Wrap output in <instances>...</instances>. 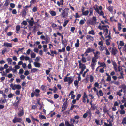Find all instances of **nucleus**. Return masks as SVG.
<instances>
[{
	"instance_id": "79ce46f5",
	"label": "nucleus",
	"mask_w": 126,
	"mask_h": 126,
	"mask_svg": "<svg viewBox=\"0 0 126 126\" xmlns=\"http://www.w3.org/2000/svg\"><path fill=\"white\" fill-rule=\"evenodd\" d=\"M81 96V94H78L76 96V100H78L79 99Z\"/></svg>"
},
{
	"instance_id": "1a4fd4ad",
	"label": "nucleus",
	"mask_w": 126,
	"mask_h": 126,
	"mask_svg": "<svg viewBox=\"0 0 126 126\" xmlns=\"http://www.w3.org/2000/svg\"><path fill=\"white\" fill-rule=\"evenodd\" d=\"M111 52L112 55L115 56L118 52L117 49L115 48H112Z\"/></svg>"
},
{
	"instance_id": "f3484780",
	"label": "nucleus",
	"mask_w": 126,
	"mask_h": 126,
	"mask_svg": "<svg viewBox=\"0 0 126 126\" xmlns=\"http://www.w3.org/2000/svg\"><path fill=\"white\" fill-rule=\"evenodd\" d=\"M26 10H23L22 11V16L23 17L25 18L26 15Z\"/></svg>"
},
{
	"instance_id": "f8f14e48",
	"label": "nucleus",
	"mask_w": 126,
	"mask_h": 126,
	"mask_svg": "<svg viewBox=\"0 0 126 126\" xmlns=\"http://www.w3.org/2000/svg\"><path fill=\"white\" fill-rule=\"evenodd\" d=\"M86 38L87 40H88L89 42L92 41L94 39L93 37H92L89 35H86Z\"/></svg>"
},
{
	"instance_id": "ea45409f",
	"label": "nucleus",
	"mask_w": 126,
	"mask_h": 126,
	"mask_svg": "<svg viewBox=\"0 0 126 126\" xmlns=\"http://www.w3.org/2000/svg\"><path fill=\"white\" fill-rule=\"evenodd\" d=\"M31 118L32 119V121L33 122H35V121H37L38 122H39V121L38 120L34 118L32 116Z\"/></svg>"
},
{
	"instance_id": "69168bd1",
	"label": "nucleus",
	"mask_w": 126,
	"mask_h": 126,
	"mask_svg": "<svg viewBox=\"0 0 126 126\" xmlns=\"http://www.w3.org/2000/svg\"><path fill=\"white\" fill-rule=\"evenodd\" d=\"M120 113L121 115L124 114L125 113V111L124 110H121L120 111Z\"/></svg>"
},
{
	"instance_id": "c756f323",
	"label": "nucleus",
	"mask_w": 126,
	"mask_h": 126,
	"mask_svg": "<svg viewBox=\"0 0 126 126\" xmlns=\"http://www.w3.org/2000/svg\"><path fill=\"white\" fill-rule=\"evenodd\" d=\"M41 88L43 91H45L47 89V86L43 85L41 86Z\"/></svg>"
},
{
	"instance_id": "7c9ffc66",
	"label": "nucleus",
	"mask_w": 126,
	"mask_h": 126,
	"mask_svg": "<svg viewBox=\"0 0 126 126\" xmlns=\"http://www.w3.org/2000/svg\"><path fill=\"white\" fill-rule=\"evenodd\" d=\"M45 17L44 18L45 19L47 17H48V18H50L49 15L48 13L46 11L45 12Z\"/></svg>"
},
{
	"instance_id": "8fccbe9b",
	"label": "nucleus",
	"mask_w": 126,
	"mask_h": 126,
	"mask_svg": "<svg viewBox=\"0 0 126 126\" xmlns=\"http://www.w3.org/2000/svg\"><path fill=\"white\" fill-rule=\"evenodd\" d=\"M15 88L16 89L18 90H19L21 88V87L20 85L18 84L16 85Z\"/></svg>"
},
{
	"instance_id": "5701e85b",
	"label": "nucleus",
	"mask_w": 126,
	"mask_h": 126,
	"mask_svg": "<svg viewBox=\"0 0 126 126\" xmlns=\"http://www.w3.org/2000/svg\"><path fill=\"white\" fill-rule=\"evenodd\" d=\"M113 6L110 5L109 6L107 9L110 12H113Z\"/></svg>"
},
{
	"instance_id": "cd10ccee",
	"label": "nucleus",
	"mask_w": 126,
	"mask_h": 126,
	"mask_svg": "<svg viewBox=\"0 0 126 126\" xmlns=\"http://www.w3.org/2000/svg\"><path fill=\"white\" fill-rule=\"evenodd\" d=\"M10 1L9 0H6L5 1V3L4 4V5L6 6H8L9 5Z\"/></svg>"
},
{
	"instance_id": "c03bdc74",
	"label": "nucleus",
	"mask_w": 126,
	"mask_h": 126,
	"mask_svg": "<svg viewBox=\"0 0 126 126\" xmlns=\"http://www.w3.org/2000/svg\"><path fill=\"white\" fill-rule=\"evenodd\" d=\"M36 0H32L30 2V5L31 6L36 2Z\"/></svg>"
},
{
	"instance_id": "412c9836",
	"label": "nucleus",
	"mask_w": 126,
	"mask_h": 126,
	"mask_svg": "<svg viewBox=\"0 0 126 126\" xmlns=\"http://www.w3.org/2000/svg\"><path fill=\"white\" fill-rule=\"evenodd\" d=\"M4 46L9 47H12V44L11 43H4Z\"/></svg>"
},
{
	"instance_id": "4d7b16f0",
	"label": "nucleus",
	"mask_w": 126,
	"mask_h": 126,
	"mask_svg": "<svg viewBox=\"0 0 126 126\" xmlns=\"http://www.w3.org/2000/svg\"><path fill=\"white\" fill-rule=\"evenodd\" d=\"M31 6L30 5L29 6H26L25 7H23V8L24 9L23 10H26V11H27V8L30 7H31Z\"/></svg>"
},
{
	"instance_id": "052dcab7",
	"label": "nucleus",
	"mask_w": 126,
	"mask_h": 126,
	"mask_svg": "<svg viewBox=\"0 0 126 126\" xmlns=\"http://www.w3.org/2000/svg\"><path fill=\"white\" fill-rule=\"evenodd\" d=\"M100 120H97L96 119L95 120V122L97 125H100L101 124L99 123Z\"/></svg>"
},
{
	"instance_id": "4468645a",
	"label": "nucleus",
	"mask_w": 126,
	"mask_h": 126,
	"mask_svg": "<svg viewBox=\"0 0 126 126\" xmlns=\"http://www.w3.org/2000/svg\"><path fill=\"white\" fill-rule=\"evenodd\" d=\"M50 51L51 53V56L52 57H54L55 54V55H57V51L55 50L53 51L50 50Z\"/></svg>"
},
{
	"instance_id": "de8ad7c7",
	"label": "nucleus",
	"mask_w": 126,
	"mask_h": 126,
	"mask_svg": "<svg viewBox=\"0 0 126 126\" xmlns=\"http://www.w3.org/2000/svg\"><path fill=\"white\" fill-rule=\"evenodd\" d=\"M31 56L32 58H35L36 57V54L34 52L31 53Z\"/></svg>"
},
{
	"instance_id": "6e6d98bb",
	"label": "nucleus",
	"mask_w": 126,
	"mask_h": 126,
	"mask_svg": "<svg viewBox=\"0 0 126 126\" xmlns=\"http://www.w3.org/2000/svg\"><path fill=\"white\" fill-rule=\"evenodd\" d=\"M89 71V70L88 69H87L84 72L83 74H82V76L84 77L85 76L86 73Z\"/></svg>"
},
{
	"instance_id": "9d476101",
	"label": "nucleus",
	"mask_w": 126,
	"mask_h": 126,
	"mask_svg": "<svg viewBox=\"0 0 126 126\" xmlns=\"http://www.w3.org/2000/svg\"><path fill=\"white\" fill-rule=\"evenodd\" d=\"M78 63H79V67L80 69L86 68V66L84 64H82L80 60H78Z\"/></svg>"
},
{
	"instance_id": "b1692460",
	"label": "nucleus",
	"mask_w": 126,
	"mask_h": 126,
	"mask_svg": "<svg viewBox=\"0 0 126 126\" xmlns=\"http://www.w3.org/2000/svg\"><path fill=\"white\" fill-rule=\"evenodd\" d=\"M98 48L101 51H103L104 50H105V49L106 47H104L103 46H100L98 47Z\"/></svg>"
},
{
	"instance_id": "bb28decb",
	"label": "nucleus",
	"mask_w": 126,
	"mask_h": 126,
	"mask_svg": "<svg viewBox=\"0 0 126 126\" xmlns=\"http://www.w3.org/2000/svg\"><path fill=\"white\" fill-rule=\"evenodd\" d=\"M108 29H106L103 32V33L104 34V35L105 37L108 36Z\"/></svg>"
},
{
	"instance_id": "c9c22d12",
	"label": "nucleus",
	"mask_w": 126,
	"mask_h": 126,
	"mask_svg": "<svg viewBox=\"0 0 126 126\" xmlns=\"http://www.w3.org/2000/svg\"><path fill=\"white\" fill-rule=\"evenodd\" d=\"M89 13V11L87 10L82 13V14L84 16H87L88 15Z\"/></svg>"
},
{
	"instance_id": "a211bd4d",
	"label": "nucleus",
	"mask_w": 126,
	"mask_h": 126,
	"mask_svg": "<svg viewBox=\"0 0 126 126\" xmlns=\"http://www.w3.org/2000/svg\"><path fill=\"white\" fill-rule=\"evenodd\" d=\"M65 124L66 126H74L73 124H70L68 121H65Z\"/></svg>"
},
{
	"instance_id": "c85d7f7f",
	"label": "nucleus",
	"mask_w": 126,
	"mask_h": 126,
	"mask_svg": "<svg viewBox=\"0 0 126 126\" xmlns=\"http://www.w3.org/2000/svg\"><path fill=\"white\" fill-rule=\"evenodd\" d=\"M89 11L90 13L89 15V16H90L93 14V9L91 7L89 8Z\"/></svg>"
},
{
	"instance_id": "aec40b11",
	"label": "nucleus",
	"mask_w": 126,
	"mask_h": 126,
	"mask_svg": "<svg viewBox=\"0 0 126 126\" xmlns=\"http://www.w3.org/2000/svg\"><path fill=\"white\" fill-rule=\"evenodd\" d=\"M44 40L46 41L45 44H47L49 42L50 40V38L49 37L47 36L45 38Z\"/></svg>"
},
{
	"instance_id": "0e129e2a",
	"label": "nucleus",
	"mask_w": 126,
	"mask_h": 126,
	"mask_svg": "<svg viewBox=\"0 0 126 126\" xmlns=\"http://www.w3.org/2000/svg\"><path fill=\"white\" fill-rule=\"evenodd\" d=\"M96 107L94 105H92L91 106V108L92 110H95L96 108Z\"/></svg>"
},
{
	"instance_id": "7ed1b4c3",
	"label": "nucleus",
	"mask_w": 126,
	"mask_h": 126,
	"mask_svg": "<svg viewBox=\"0 0 126 126\" xmlns=\"http://www.w3.org/2000/svg\"><path fill=\"white\" fill-rule=\"evenodd\" d=\"M97 61L96 58L95 57H93L92 59L91 63V66L93 70H94L95 65L96 64V62Z\"/></svg>"
},
{
	"instance_id": "09e8293b",
	"label": "nucleus",
	"mask_w": 126,
	"mask_h": 126,
	"mask_svg": "<svg viewBox=\"0 0 126 126\" xmlns=\"http://www.w3.org/2000/svg\"><path fill=\"white\" fill-rule=\"evenodd\" d=\"M85 23L84 20L83 19H82L80 21L79 24L81 25L84 24Z\"/></svg>"
},
{
	"instance_id": "f03ea898",
	"label": "nucleus",
	"mask_w": 126,
	"mask_h": 126,
	"mask_svg": "<svg viewBox=\"0 0 126 126\" xmlns=\"http://www.w3.org/2000/svg\"><path fill=\"white\" fill-rule=\"evenodd\" d=\"M69 10V9L68 8H67L62 10L60 15L62 16V17L63 18H65L68 15V12H66V10Z\"/></svg>"
},
{
	"instance_id": "a878e982",
	"label": "nucleus",
	"mask_w": 126,
	"mask_h": 126,
	"mask_svg": "<svg viewBox=\"0 0 126 126\" xmlns=\"http://www.w3.org/2000/svg\"><path fill=\"white\" fill-rule=\"evenodd\" d=\"M69 22V20H68L65 21L63 23V26L64 27H65L66 25Z\"/></svg>"
},
{
	"instance_id": "5fc2aeb1",
	"label": "nucleus",
	"mask_w": 126,
	"mask_h": 126,
	"mask_svg": "<svg viewBox=\"0 0 126 126\" xmlns=\"http://www.w3.org/2000/svg\"><path fill=\"white\" fill-rule=\"evenodd\" d=\"M97 20V19L96 18V17L93 16L92 17V21H93V23H94L95 24V22Z\"/></svg>"
},
{
	"instance_id": "3c124183",
	"label": "nucleus",
	"mask_w": 126,
	"mask_h": 126,
	"mask_svg": "<svg viewBox=\"0 0 126 126\" xmlns=\"http://www.w3.org/2000/svg\"><path fill=\"white\" fill-rule=\"evenodd\" d=\"M111 77L110 76L109 77H107L106 80L107 81L110 82L111 81Z\"/></svg>"
},
{
	"instance_id": "864d4df0",
	"label": "nucleus",
	"mask_w": 126,
	"mask_h": 126,
	"mask_svg": "<svg viewBox=\"0 0 126 126\" xmlns=\"http://www.w3.org/2000/svg\"><path fill=\"white\" fill-rule=\"evenodd\" d=\"M122 123L123 124H126V117L123 118L122 121Z\"/></svg>"
},
{
	"instance_id": "6ab92c4d",
	"label": "nucleus",
	"mask_w": 126,
	"mask_h": 126,
	"mask_svg": "<svg viewBox=\"0 0 126 126\" xmlns=\"http://www.w3.org/2000/svg\"><path fill=\"white\" fill-rule=\"evenodd\" d=\"M103 112L104 113H107L108 114H109V111L107 109V108L106 106H104L103 109Z\"/></svg>"
},
{
	"instance_id": "39448f33",
	"label": "nucleus",
	"mask_w": 126,
	"mask_h": 126,
	"mask_svg": "<svg viewBox=\"0 0 126 126\" xmlns=\"http://www.w3.org/2000/svg\"><path fill=\"white\" fill-rule=\"evenodd\" d=\"M88 115V116L90 118H91L92 116V113L90 109L87 110L86 112L83 115V117L84 118H86Z\"/></svg>"
},
{
	"instance_id": "473e14b6",
	"label": "nucleus",
	"mask_w": 126,
	"mask_h": 126,
	"mask_svg": "<svg viewBox=\"0 0 126 126\" xmlns=\"http://www.w3.org/2000/svg\"><path fill=\"white\" fill-rule=\"evenodd\" d=\"M50 14L52 16H56V13L55 11L52 10L50 11Z\"/></svg>"
},
{
	"instance_id": "9b49d317",
	"label": "nucleus",
	"mask_w": 126,
	"mask_h": 126,
	"mask_svg": "<svg viewBox=\"0 0 126 126\" xmlns=\"http://www.w3.org/2000/svg\"><path fill=\"white\" fill-rule=\"evenodd\" d=\"M22 121V118H17L15 117L13 120L12 121L14 123H15L16 122H21Z\"/></svg>"
},
{
	"instance_id": "f704fd0d",
	"label": "nucleus",
	"mask_w": 126,
	"mask_h": 126,
	"mask_svg": "<svg viewBox=\"0 0 126 126\" xmlns=\"http://www.w3.org/2000/svg\"><path fill=\"white\" fill-rule=\"evenodd\" d=\"M88 33L89 34H92L94 35L95 34V33L94 31L93 30L89 31Z\"/></svg>"
},
{
	"instance_id": "13d9d810",
	"label": "nucleus",
	"mask_w": 126,
	"mask_h": 126,
	"mask_svg": "<svg viewBox=\"0 0 126 126\" xmlns=\"http://www.w3.org/2000/svg\"><path fill=\"white\" fill-rule=\"evenodd\" d=\"M37 10V7L35 6L32 9V11L33 12H35Z\"/></svg>"
},
{
	"instance_id": "393cba45",
	"label": "nucleus",
	"mask_w": 126,
	"mask_h": 126,
	"mask_svg": "<svg viewBox=\"0 0 126 126\" xmlns=\"http://www.w3.org/2000/svg\"><path fill=\"white\" fill-rule=\"evenodd\" d=\"M39 118H40L41 119H46V117L45 116L42 115L41 114L39 115Z\"/></svg>"
},
{
	"instance_id": "58836bf2",
	"label": "nucleus",
	"mask_w": 126,
	"mask_h": 126,
	"mask_svg": "<svg viewBox=\"0 0 126 126\" xmlns=\"http://www.w3.org/2000/svg\"><path fill=\"white\" fill-rule=\"evenodd\" d=\"M16 85L15 84L14 85L13 84H11L10 85V87L12 88V90H14L16 89V88H14L15 87H16Z\"/></svg>"
},
{
	"instance_id": "a18cd8bd",
	"label": "nucleus",
	"mask_w": 126,
	"mask_h": 126,
	"mask_svg": "<svg viewBox=\"0 0 126 126\" xmlns=\"http://www.w3.org/2000/svg\"><path fill=\"white\" fill-rule=\"evenodd\" d=\"M62 43L63 44H67V41L66 39H64L62 41Z\"/></svg>"
},
{
	"instance_id": "bf43d9fd",
	"label": "nucleus",
	"mask_w": 126,
	"mask_h": 126,
	"mask_svg": "<svg viewBox=\"0 0 126 126\" xmlns=\"http://www.w3.org/2000/svg\"><path fill=\"white\" fill-rule=\"evenodd\" d=\"M124 43L122 41H120L119 45L121 46H124Z\"/></svg>"
},
{
	"instance_id": "6e6552de",
	"label": "nucleus",
	"mask_w": 126,
	"mask_h": 126,
	"mask_svg": "<svg viewBox=\"0 0 126 126\" xmlns=\"http://www.w3.org/2000/svg\"><path fill=\"white\" fill-rule=\"evenodd\" d=\"M68 107L67 103L66 102H64L63 103L62 107L61 112L64 111Z\"/></svg>"
},
{
	"instance_id": "338daca9",
	"label": "nucleus",
	"mask_w": 126,
	"mask_h": 126,
	"mask_svg": "<svg viewBox=\"0 0 126 126\" xmlns=\"http://www.w3.org/2000/svg\"><path fill=\"white\" fill-rule=\"evenodd\" d=\"M13 105L17 109L18 108V105L16 103H15L13 104Z\"/></svg>"
},
{
	"instance_id": "4be33fe9",
	"label": "nucleus",
	"mask_w": 126,
	"mask_h": 126,
	"mask_svg": "<svg viewBox=\"0 0 126 126\" xmlns=\"http://www.w3.org/2000/svg\"><path fill=\"white\" fill-rule=\"evenodd\" d=\"M79 39H77L76 41V43L75 44V47L78 48L79 46Z\"/></svg>"
},
{
	"instance_id": "20e7f679",
	"label": "nucleus",
	"mask_w": 126,
	"mask_h": 126,
	"mask_svg": "<svg viewBox=\"0 0 126 126\" xmlns=\"http://www.w3.org/2000/svg\"><path fill=\"white\" fill-rule=\"evenodd\" d=\"M109 38L107 39L105 41V42L106 45L108 46L110 45V39L112 38L111 36V33L110 31H109V34L108 36H106L105 38Z\"/></svg>"
},
{
	"instance_id": "4c0bfd02",
	"label": "nucleus",
	"mask_w": 126,
	"mask_h": 126,
	"mask_svg": "<svg viewBox=\"0 0 126 126\" xmlns=\"http://www.w3.org/2000/svg\"><path fill=\"white\" fill-rule=\"evenodd\" d=\"M87 23L88 24H90L92 25L94 24L93 23V21H91L90 20H88L87 21Z\"/></svg>"
},
{
	"instance_id": "774afa93",
	"label": "nucleus",
	"mask_w": 126,
	"mask_h": 126,
	"mask_svg": "<svg viewBox=\"0 0 126 126\" xmlns=\"http://www.w3.org/2000/svg\"><path fill=\"white\" fill-rule=\"evenodd\" d=\"M81 61L83 63H86V60L85 57H82L81 59Z\"/></svg>"
},
{
	"instance_id": "2f4dec72",
	"label": "nucleus",
	"mask_w": 126,
	"mask_h": 126,
	"mask_svg": "<svg viewBox=\"0 0 126 126\" xmlns=\"http://www.w3.org/2000/svg\"><path fill=\"white\" fill-rule=\"evenodd\" d=\"M6 60L7 61L8 64H11V62L12 61V60L11 58H8Z\"/></svg>"
},
{
	"instance_id": "2eb2a0df",
	"label": "nucleus",
	"mask_w": 126,
	"mask_h": 126,
	"mask_svg": "<svg viewBox=\"0 0 126 126\" xmlns=\"http://www.w3.org/2000/svg\"><path fill=\"white\" fill-rule=\"evenodd\" d=\"M101 24L100 23V24L98 26V28L100 29V30H103V31H104L105 30V29H108L107 28H106V27H102V25L101 26Z\"/></svg>"
},
{
	"instance_id": "72a5a7b5",
	"label": "nucleus",
	"mask_w": 126,
	"mask_h": 126,
	"mask_svg": "<svg viewBox=\"0 0 126 126\" xmlns=\"http://www.w3.org/2000/svg\"><path fill=\"white\" fill-rule=\"evenodd\" d=\"M89 78L90 79V82H92L94 81V77L92 75H90L89 76Z\"/></svg>"
},
{
	"instance_id": "37998d69",
	"label": "nucleus",
	"mask_w": 126,
	"mask_h": 126,
	"mask_svg": "<svg viewBox=\"0 0 126 126\" xmlns=\"http://www.w3.org/2000/svg\"><path fill=\"white\" fill-rule=\"evenodd\" d=\"M58 52H64L65 51V49L64 48H62L61 49H59L58 50Z\"/></svg>"
},
{
	"instance_id": "f257e3e1",
	"label": "nucleus",
	"mask_w": 126,
	"mask_h": 126,
	"mask_svg": "<svg viewBox=\"0 0 126 126\" xmlns=\"http://www.w3.org/2000/svg\"><path fill=\"white\" fill-rule=\"evenodd\" d=\"M74 79L73 77H65L64 79V82H68V85H70L72 83Z\"/></svg>"
},
{
	"instance_id": "603ef678",
	"label": "nucleus",
	"mask_w": 126,
	"mask_h": 126,
	"mask_svg": "<svg viewBox=\"0 0 126 126\" xmlns=\"http://www.w3.org/2000/svg\"><path fill=\"white\" fill-rule=\"evenodd\" d=\"M16 29L17 31H19L20 29V27L19 25L16 26Z\"/></svg>"
},
{
	"instance_id": "ddd939ff",
	"label": "nucleus",
	"mask_w": 126,
	"mask_h": 126,
	"mask_svg": "<svg viewBox=\"0 0 126 126\" xmlns=\"http://www.w3.org/2000/svg\"><path fill=\"white\" fill-rule=\"evenodd\" d=\"M24 110L22 109L19 110V112L17 114L19 117H21L24 115Z\"/></svg>"
},
{
	"instance_id": "e433bc0d",
	"label": "nucleus",
	"mask_w": 126,
	"mask_h": 126,
	"mask_svg": "<svg viewBox=\"0 0 126 126\" xmlns=\"http://www.w3.org/2000/svg\"><path fill=\"white\" fill-rule=\"evenodd\" d=\"M38 69L35 68H33L31 70V73H34L38 70Z\"/></svg>"
},
{
	"instance_id": "423d86ee",
	"label": "nucleus",
	"mask_w": 126,
	"mask_h": 126,
	"mask_svg": "<svg viewBox=\"0 0 126 126\" xmlns=\"http://www.w3.org/2000/svg\"><path fill=\"white\" fill-rule=\"evenodd\" d=\"M95 50L93 48H88L86 50V51L84 53V54H85V56H87L88 55V53L92 52H94Z\"/></svg>"
},
{
	"instance_id": "0eeeda50",
	"label": "nucleus",
	"mask_w": 126,
	"mask_h": 126,
	"mask_svg": "<svg viewBox=\"0 0 126 126\" xmlns=\"http://www.w3.org/2000/svg\"><path fill=\"white\" fill-rule=\"evenodd\" d=\"M26 21L28 22L29 25L31 26H32L34 23V20L33 18L32 17L31 18V20H29V19H26Z\"/></svg>"
},
{
	"instance_id": "a19ab883",
	"label": "nucleus",
	"mask_w": 126,
	"mask_h": 126,
	"mask_svg": "<svg viewBox=\"0 0 126 126\" xmlns=\"http://www.w3.org/2000/svg\"><path fill=\"white\" fill-rule=\"evenodd\" d=\"M121 24L119 23H118V30L120 31L121 29L122 28L121 27Z\"/></svg>"
},
{
	"instance_id": "e2e57ef3",
	"label": "nucleus",
	"mask_w": 126,
	"mask_h": 126,
	"mask_svg": "<svg viewBox=\"0 0 126 126\" xmlns=\"http://www.w3.org/2000/svg\"><path fill=\"white\" fill-rule=\"evenodd\" d=\"M88 98L87 95L86 93L85 92H84V95L82 96V98Z\"/></svg>"
},
{
	"instance_id": "49530a36",
	"label": "nucleus",
	"mask_w": 126,
	"mask_h": 126,
	"mask_svg": "<svg viewBox=\"0 0 126 126\" xmlns=\"http://www.w3.org/2000/svg\"><path fill=\"white\" fill-rule=\"evenodd\" d=\"M105 50L106 51L105 54L106 55H109L110 54V52L107 48L105 49Z\"/></svg>"
},
{
	"instance_id": "680f3d73",
	"label": "nucleus",
	"mask_w": 126,
	"mask_h": 126,
	"mask_svg": "<svg viewBox=\"0 0 126 126\" xmlns=\"http://www.w3.org/2000/svg\"><path fill=\"white\" fill-rule=\"evenodd\" d=\"M79 81L78 80H75L74 82V84L75 86L79 84Z\"/></svg>"
},
{
	"instance_id": "dca6fc26",
	"label": "nucleus",
	"mask_w": 126,
	"mask_h": 126,
	"mask_svg": "<svg viewBox=\"0 0 126 126\" xmlns=\"http://www.w3.org/2000/svg\"><path fill=\"white\" fill-rule=\"evenodd\" d=\"M33 63L35 66L38 68L40 67L41 65L40 63L37 62H35Z\"/></svg>"
}]
</instances>
